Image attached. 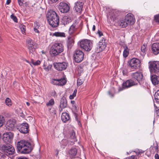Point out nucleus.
<instances>
[{
    "instance_id": "nucleus-39",
    "label": "nucleus",
    "mask_w": 159,
    "mask_h": 159,
    "mask_svg": "<svg viewBox=\"0 0 159 159\" xmlns=\"http://www.w3.org/2000/svg\"><path fill=\"white\" fill-rule=\"evenodd\" d=\"M4 123V119L3 116H0V127H1Z\"/></svg>"
},
{
    "instance_id": "nucleus-2",
    "label": "nucleus",
    "mask_w": 159,
    "mask_h": 159,
    "mask_svg": "<svg viewBox=\"0 0 159 159\" xmlns=\"http://www.w3.org/2000/svg\"><path fill=\"white\" fill-rule=\"evenodd\" d=\"M47 17L48 23L52 27H56L58 26L59 17L55 11H48Z\"/></svg>"
},
{
    "instance_id": "nucleus-37",
    "label": "nucleus",
    "mask_w": 159,
    "mask_h": 159,
    "mask_svg": "<svg viewBox=\"0 0 159 159\" xmlns=\"http://www.w3.org/2000/svg\"><path fill=\"white\" fill-rule=\"evenodd\" d=\"M19 27L21 30L22 33H25V26L24 25L20 24L19 25Z\"/></svg>"
},
{
    "instance_id": "nucleus-23",
    "label": "nucleus",
    "mask_w": 159,
    "mask_h": 159,
    "mask_svg": "<svg viewBox=\"0 0 159 159\" xmlns=\"http://www.w3.org/2000/svg\"><path fill=\"white\" fill-rule=\"evenodd\" d=\"M77 149L75 147H72L68 151V154L70 157H75L77 155Z\"/></svg>"
},
{
    "instance_id": "nucleus-29",
    "label": "nucleus",
    "mask_w": 159,
    "mask_h": 159,
    "mask_svg": "<svg viewBox=\"0 0 159 159\" xmlns=\"http://www.w3.org/2000/svg\"><path fill=\"white\" fill-rule=\"evenodd\" d=\"M123 48L124 49L123 53V56L124 57L126 58L127 57L129 54V50L128 48L127 45H126L123 46Z\"/></svg>"
},
{
    "instance_id": "nucleus-9",
    "label": "nucleus",
    "mask_w": 159,
    "mask_h": 159,
    "mask_svg": "<svg viewBox=\"0 0 159 159\" xmlns=\"http://www.w3.org/2000/svg\"><path fill=\"white\" fill-rule=\"evenodd\" d=\"M137 84L135 80L134 81L132 79L128 80L123 83L122 87L119 88L118 92H120L125 89H127L132 86L136 85Z\"/></svg>"
},
{
    "instance_id": "nucleus-15",
    "label": "nucleus",
    "mask_w": 159,
    "mask_h": 159,
    "mask_svg": "<svg viewBox=\"0 0 159 159\" xmlns=\"http://www.w3.org/2000/svg\"><path fill=\"white\" fill-rule=\"evenodd\" d=\"M53 65L55 68L58 70H64L67 67V64L64 62L54 63Z\"/></svg>"
},
{
    "instance_id": "nucleus-47",
    "label": "nucleus",
    "mask_w": 159,
    "mask_h": 159,
    "mask_svg": "<svg viewBox=\"0 0 159 159\" xmlns=\"http://www.w3.org/2000/svg\"><path fill=\"white\" fill-rule=\"evenodd\" d=\"M19 5L21 6L23 4V0H17Z\"/></svg>"
},
{
    "instance_id": "nucleus-50",
    "label": "nucleus",
    "mask_w": 159,
    "mask_h": 159,
    "mask_svg": "<svg viewBox=\"0 0 159 159\" xmlns=\"http://www.w3.org/2000/svg\"><path fill=\"white\" fill-rule=\"evenodd\" d=\"M56 93L55 91L51 92V95L52 96L55 97L56 96Z\"/></svg>"
},
{
    "instance_id": "nucleus-44",
    "label": "nucleus",
    "mask_w": 159,
    "mask_h": 159,
    "mask_svg": "<svg viewBox=\"0 0 159 159\" xmlns=\"http://www.w3.org/2000/svg\"><path fill=\"white\" fill-rule=\"evenodd\" d=\"M6 157V156L5 154L0 153V159H5Z\"/></svg>"
},
{
    "instance_id": "nucleus-24",
    "label": "nucleus",
    "mask_w": 159,
    "mask_h": 159,
    "mask_svg": "<svg viewBox=\"0 0 159 159\" xmlns=\"http://www.w3.org/2000/svg\"><path fill=\"white\" fill-rule=\"evenodd\" d=\"M15 123L11 120H8L6 125V127L7 129L8 130H13L15 127Z\"/></svg>"
},
{
    "instance_id": "nucleus-4",
    "label": "nucleus",
    "mask_w": 159,
    "mask_h": 159,
    "mask_svg": "<svg viewBox=\"0 0 159 159\" xmlns=\"http://www.w3.org/2000/svg\"><path fill=\"white\" fill-rule=\"evenodd\" d=\"M63 50V46L61 43H56L52 46L50 52L51 55L54 57L59 55Z\"/></svg>"
},
{
    "instance_id": "nucleus-41",
    "label": "nucleus",
    "mask_w": 159,
    "mask_h": 159,
    "mask_svg": "<svg viewBox=\"0 0 159 159\" xmlns=\"http://www.w3.org/2000/svg\"><path fill=\"white\" fill-rule=\"evenodd\" d=\"M32 63L34 66L38 65H40L41 63L39 60H37L36 61H34L33 60H31Z\"/></svg>"
},
{
    "instance_id": "nucleus-5",
    "label": "nucleus",
    "mask_w": 159,
    "mask_h": 159,
    "mask_svg": "<svg viewBox=\"0 0 159 159\" xmlns=\"http://www.w3.org/2000/svg\"><path fill=\"white\" fill-rule=\"evenodd\" d=\"M1 148L2 151L7 156L13 155L15 153L14 148L10 144H3Z\"/></svg>"
},
{
    "instance_id": "nucleus-11",
    "label": "nucleus",
    "mask_w": 159,
    "mask_h": 159,
    "mask_svg": "<svg viewBox=\"0 0 159 159\" xmlns=\"http://www.w3.org/2000/svg\"><path fill=\"white\" fill-rule=\"evenodd\" d=\"M13 136L14 134L11 132H6L3 134L2 139L5 142L9 144L12 142Z\"/></svg>"
},
{
    "instance_id": "nucleus-62",
    "label": "nucleus",
    "mask_w": 159,
    "mask_h": 159,
    "mask_svg": "<svg viewBox=\"0 0 159 159\" xmlns=\"http://www.w3.org/2000/svg\"><path fill=\"white\" fill-rule=\"evenodd\" d=\"M11 2V0H7L6 4L7 5L9 4Z\"/></svg>"
},
{
    "instance_id": "nucleus-61",
    "label": "nucleus",
    "mask_w": 159,
    "mask_h": 159,
    "mask_svg": "<svg viewBox=\"0 0 159 159\" xmlns=\"http://www.w3.org/2000/svg\"><path fill=\"white\" fill-rule=\"evenodd\" d=\"M139 150L138 154H140L141 153H143L144 152V151H143L142 150Z\"/></svg>"
},
{
    "instance_id": "nucleus-58",
    "label": "nucleus",
    "mask_w": 159,
    "mask_h": 159,
    "mask_svg": "<svg viewBox=\"0 0 159 159\" xmlns=\"http://www.w3.org/2000/svg\"><path fill=\"white\" fill-rule=\"evenodd\" d=\"M18 159H28L25 157H20L18 158Z\"/></svg>"
},
{
    "instance_id": "nucleus-35",
    "label": "nucleus",
    "mask_w": 159,
    "mask_h": 159,
    "mask_svg": "<svg viewBox=\"0 0 159 159\" xmlns=\"http://www.w3.org/2000/svg\"><path fill=\"white\" fill-rule=\"evenodd\" d=\"M54 104V101L53 99H51L48 102L46 103V106H51L53 105Z\"/></svg>"
},
{
    "instance_id": "nucleus-12",
    "label": "nucleus",
    "mask_w": 159,
    "mask_h": 159,
    "mask_svg": "<svg viewBox=\"0 0 159 159\" xmlns=\"http://www.w3.org/2000/svg\"><path fill=\"white\" fill-rule=\"evenodd\" d=\"M51 83L54 85L63 86L66 84V80L64 77L57 79L53 78L51 80Z\"/></svg>"
},
{
    "instance_id": "nucleus-38",
    "label": "nucleus",
    "mask_w": 159,
    "mask_h": 159,
    "mask_svg": "<svg viewBox=\"0 0 159 159\" xmlns=\"http://www.w3.org/2000/svg\"><path fill=\"white\" fill-rule=\"evenodd\" d=\"M84 82V80L80 78H79L77 80V85L78 86H79L81 85Z\"/></svg>"
},
{
    "instance_id": "nucleus-1",
    "label": "nucleus",
    "mask_w": 159,
    "mask_h": 159,
    "mask_svg": "<svg viewBox=\"0 0 159 159\" xmlns=\"http://www.w3.org/2000/svg\"><path fill=\"white\" fill-rule=\"evenodd\" d=\"M120 12L116 10H113L107 15V20L111 23H114L115 25L121 26L123 28L127 27L128 24L125 19L119 20Z\"/></svg>"
},
{
    "instance_id": "nucleus-51",
    "label": "nucleus",
    "mask_w": 159,
    "mask_h": 159,
    "mask_svg": "<svg viewBox=\"0 0 159 159\" xmlns=\"http://www.w3.org/2000/svg\"><path fill=\"white\" fill-rule=\"evenodd\" d=\"M39 24L37 22L35 23L34 24V28H39Z\"/></svg>"
},
{
    "instance_id": "nucleus-22",
    "label": "nucleus",
    "mask_w": 159,
    "mask_h": 159,
    "mask_svg": "<svg viewBox=\"0 0 159 159\" xmlns=\"http://www.w3.org/2000/svg\"><path fill=\"white\" fill-rule=\"evenodd\" d=\"M152 49L153 53L155 55L159 53V43H153L152 46Z\"/></svg>"
},
{
    "instance_id": "nucleus-18",
    "label": "nucleus",
    "mask_w": 159,
    "mask_h": 159,
    "mask_svg": "<svg viewBox=\"0 0 159 159\" xmlns=\"http://www.w3.org/2000/svg\"><path fill=\"white\" fill-rule=\"evenodd\" d=\"M125 19L128 25H132L134 23L135 19L133 17V15L131 13H129L127 14Z\"/></svg>"
},
{
    "instance_id": "nucleus-7",
    "label": "nucleus",
    "mask_w": 159,
    "mask_h": 159,
    "mask_svg": "<svg viewBox=\"0 0 159 159\" xmlns=\"http://www.w3.org/2000/svg\"><path fill=\"white\" fill-rule=\"evenodd\" d=\"M149 68L151 73H159V61H150L149 62Z\"/></svg>"
},
{
    "instance_id": "nucleus-64",
    "label": "nucleus",
    "mask_w": 159,
    "mask_h": 159,
    "mask_svg": "<svg viewBox=\"0 0 159 159\" xmlns=\"http://www.w3.org/2000/svg\"><path fill=\"white\" fill-rule=\"evenodd\" d=\"M155 148V149H156V151H157V152H158V145H157L156 146Z\"/></svg>"
},
{
    "instance_id": "nucleus-55",
    "label": "nucleus",
    "mask_w": 159,
    "mask_h": 159,
    "mask_svg": "<svg viewBox=\"0 0 159 159\" xmlns=\"http://www.w3.org/2000/svg\"><path fill=\"white\" fill-rule=\"evenodd\" d=\"M108 94L111 97H112L114 96V94L111 93V92L110 91H108Z\"/></svg>"
},
{
    "instance_id": "nucleus-25",
    "label": "nucleus",
    "mask_w": 159,
    "mask_h": 159,
    "mask_svg": "<svg viewBox=\"0 0 159 159\" xmlns=\"http://www.w3.org/2000/svg\"><path fill=\"white\" fill-rule=\"evenodd\" d=\"M71 21L70 17L68 16H65L63 17L61 21L62 24L64 25H67Z\"/></svg>"
},
{
    "instance_id": "nucleus-27",
    "label": "nucleus",
    "mask_w": 159,
    "mask_h": 159,
    "mask_svg": "<svg viewBox=\"0 0 159 159\" xmlns=\"http://www.w3.org/2000/svg\"><path fill=\"white\" fill-rule=\"evenodd\" d=\"M151 80L153 84L155 85L159 84V77L156 75H152L151 77Z\"/></svg>"
},
{
    "instance_id": "nucleus-54",
    "label": "nucleus",
    "mask_w": 159,
    "mask_h": 159,
    "mask_svg": "<svg viewBox=\"0 0 159 159\" xmlns=\"http://www.w3.org/2000/svg\"><path fill=\"white\" fill-rule=\"evenodd\" d=\"M74 116L75 117L76 120L79 122L78 123H80V122L79 121L78 119L77 118V114L76 113H74Z\"/></svg>"
},
{
    "instance_id": "nucleus-42",
    "label": "nucleus",
    "mask_w": 159,
    "mask_h": 159,
    "mask_svg": "<svg viewBox=\"0 0 159 159\" xmlns=\"http://www.w3.org/2000/svg\"><path fill=\"white\" fill-rule=\"evenodd\" d=\"M11 18L15 22H17V19L16 17L14 15V14H12L11 15Z\"/></svg>"
},
{
    "instance_id": "nucleus-14",
    "label": "nucleus",
    "mask_w": 159,
    "mask_h": 159,
    "mask_svg": "<svg viewBox=\"0 0 159 159\" xmlns=\"http://www.w3.org/2000/svg\"><path fill=\"white\" fill-rule=\"evenodd\" d=\"M58 9L61 12L65 13L68 12L70 9L69 6L67 3L64 2H61L59 4Z\"/></svg>"
},
{
    "instance_id": "nucleus-52",
    "label": "nucleus",
    "mask_w": 159,
    "mask_h": 159,
    "mask_svg": "<svg viewBox=\"0 0 159 159\" xmlns=\"http://www.w3.org/2000/svg\"><path fill=\"white\" fill-rule=\"evenodd\" d=\"M62 143H64V144H63V145L64 146H65L67 144V141L66 139H63L61 141Z\"/></svg>"
},
{
    "instance_id": "nucleus-10",
    "label": "nucleus",
    "mask_w": 159,
    "mask_h": 159,
    "mask_svg": "<svg viewBox=\"0 0 159 159\" xmlns=\"http://www.w3.org/2000/svg\"><path fill=\"white\" fill-rule=\"evenodd\" d=\"M84 53L81 50L77 49L75 52L74 55L75 60L77 63L81 62L84 58Z\"/></svg>"
},
{
    "instance_id": "nucleus-49",
    "label": "nucleus",
    "mask_w": 159,
    "mask_h": 159,
    "mask_svg": "<svg viewBox=\"0 0 159 159\" xmlns=\"http://www.w3.org/2000/svg\"><path fill=\"white\" fill-rule=\"evenodd\" d=\"M75 31L73 30H72V29L70 28V29H69V33L70 35H72L73 34V33H74V32Z\"/></svg>"
},
{
    "instance_id": "nucleus-63",
    "label": "nucleus",
    "mask_w": 159,
    "mask_h": 159,
    "mask_svg": "<svg viewBox=\"0 0 159 159\" xmlns=\"http://www.w3.org/2000/svg\"><path fill=\"white\" fill-rule=\"evenodd\" d=\"M138 152H139V150H137L136 151H134V152H135L136 153V156H139V154H138Z\"/></svg>"
},
{
    "instance_id": "nucleus-16",
    "label": "nucleus",
    "mask_w": 159,
    "mask_h": 159,
    "mask_svg": "<svg viewBox=\"0 0 159 159\" xmlns=\"http://www.w3.org/2000/svg\"><path fill=\"white\" fill-rule=\"evenodd\" d=\"M28 125L26 123H23L18 128V129L23 134H27L29 132Z\"/></svg>"
},
{
    "instance_id": "nucleus-40",
    "label": "nucleus",
    "mask_w": 159,
    "mask_h": 159,
    "mask_svg": "<svg viewBox=\"0 0 159 159\" xmlns=\"http://www.w3.org/2000/svg\"><path fill=\"white\" fill-rule=\"evenodd\" d=\"M43 66L44 69L46 71H49L51 69L52 66L51 65H49L48 66L45 67V65L44 64Z\"/></svg>"
},
{
    "instance_id": "nucleus-59",
    "label": "nucleus",
    "mask_w": 159,
    "mask_h": 159,
    "mask_svg": "<svg viewBox=\"0 0 159 159\" xmlns=\"http://www.w3.org/2000/svg\"><path fill=\"white\" fill-rule=\"evenodd\" d=\"M38 28H34V31L35 32H37L38 33H39V30H38Z\"/></svg>"
},
{
    "instance_id": "nucleus-57",
    "label": "nucleus",
    "mask_w": 159,
    "mask_h": 159,
    "mask_svg": "<svg viewBox=\"0 0 159 159\" xmlns=\"http://www.w3.org/2000/svg\"><path fill=\"white\" fill-rule=\"evenodd\" d=\"M155 159H159V156L158 154L156 153L155 156Z\"/></svg>"
},
{
    "instance_id": "nucleus-8",
    "label": "nucleus",
    "mask_w": 159,
    "mask_h": 159,
    "mask_svg": "<svg viewBox=\"0 0 159 159\" xmlns=\"http://www.w3.org/2000/svg\"><path fill=\"white\" fill-rule=\"evenodd\" d=\"M129 67L134 69H137L141 66V61L138 58H133L128 62Z\"/></svg>"
},
{
    "instance_id": "nucleus-6",
    "label": "nucleus",
    "mask_w": 159,
    "mask_h": 159,
    "mask_svg": "<svg viewBox=\"0 0 159 159\" xmlns=\"http://www.w3.org/2000/svg\"><path fill=\"white\" fill-rule=\"evenodd\" d=\"M92 44V41L88 39L82 40L78 43L81 48L87 51L91 50L93 46Z\"/></svg>"
},
{
    "instance_id": "nucleus-17",
    "label": "nucleus",
    "mask_w": 159,
    "mask_h": 159,
    "mask_svg": "<svg viewBox=\"0 0 159 159\" xmlns=\"http://www.w3.org/2000/svg\"><path fill=\"white\" fill-rule=\"evenodd\" d=\"M67 100L64 97L61 98L60 100V104L59 106V110L60 112H61L63 109L67 107Z\"/></svg>"
},
{
    "instance_id": "nucleus-30",
    "label": "nucleus",
    "mask_w": 159,
    "mask_h": 159,
    "mask_svg": "<svg viewBox=\"0 0 159 159\" xmlns=\"http://www.w3.org/2000/svg\"><path fill=\"white\" fill-rule=\"evenodd\" d=\"M74 41L72 38L69 37L67 41V45L68 48H71L72 45L74 43Z\"/></svg>"
},
{
    "instance_id": "nucleus-26",
    "label": "nucleus",
    "mask_w": 159,
    "mask_h": 159,
    "mask_svg": "<svg viewBox=\"0 0 159 159\" xmlns=\"http://www.w3.org/2000/svg\"><path fill=\"white\" fill-rule=\"evenodd\" d=\"M70 119V116L68 113L66 112H64L62 114L61 120L64 122H66Z\"/></svg>"
},
{
    "instance_id": "nucleus-43",
    "label": "nucleus",
    "mask_w": 159,
    "mask_h": 159,
    "mask_svg": "<svg viewBox=\"0 0 159 159\" xmlns=\"http://www.w3.org/2000/svg\"><path fill=\"white\" fill-rule=\"evenodd\" d=\"M154 19L156 22L159 23V14L154 16Z\"/></svg>"
},
{
    "instance_id": "nucleus-13",
    "label": "nucleus",
    "mask_w": 159,
    "mask_h": 159,
    "mask_svg": "<svg viewBox=\"0 0 159 159\" xmlns=\"http://www.w3.org/2000/svg\"><path fill=\"white\" fill-rule=\"evenodd\" d=\"M27 46L29 50L30 54L32 53L34 51L36 44L30 39H28L26 40Z\"/></svg>"
},
{
    "instance_id": "nucleus-19",
    "label": "nucleus",
    "mask_w": 159,
    "mask_h": 159,
    "mask_svg": "<svg viewBox=\"0 0 159 159\" xmlns=\"http://www.w3.org/2000/svg\"><path fill=\"white\" fill-rule=\"evenodd\" d=\"M132 77L136 79L139 82L142 81L143 78V74L140 72H136L132 73Z\"/></svg>"
},
{
    "instance_id": "nucleus-46",
    "label": "nucleus",
    "mask_w": 159,
    "mask_h": 159,
    "mask_svg": "<svg viewBox=\"0 0 159 159\" xmlns=\"http://www.w3.org/2000/svg\"><path fill=\"white\" fill-rule=\"evenodd\" d=\"M146 48V47L145 45L143 44V46H142L141 48L142 52H145Z\"/></svg>"
},
{
    "instance_id": "nucleus-33",
    "label": "nucleus",
    "mask_w": 159,
    "mask_h": 159,
    "mask_svg": "<svg viewBox=\"0 0 159 159\" xmlns=\"http://www.w3.org/2000/svg\"><path fill=\"white\" fill-rule=\"evenodd\" d=\"M5 103L7 106H10L11 105V101L10 99L7 98L5 100Z\"/></svg>"
},
{
    "instance_id": "nucleus-56",
    "label": "nucleus",
    "mask_w": 159,
    "mask_h": 159,
    "mask_svg": "<svg viewBox=\"0 0 159 159\" xmlns=\"http://www.w3.org/2000/svg\"><path fill=\"white\" fill-rule=\"evenodd\" d=\"M72 107V108L73 109V110L75 111L77 110V107L76 105H75V104L73 105Z\"/></svg>"
},
{
    "instance_id": "nucleus-60",
    "label": "nucleus",
    "mask_w": 159,
    "mask_h": 159,
    "mask_svg": "<svg viewBox=\"0 0 159 159\" xmlns=\"http://www.w3.org/2000/svg\"><path fill=\"white\" fill-rule=\"evenodd\" d=\"M156 113L157 116L159 115V109L156 108Z\"/></svg>"
},
{
    "instance_id": "nucleus-45",
    "label": "nucleus",
    "mask_w": 159,
    "mask_h": 159,
    "mask_svg": "<svg viewBox=\"0 0 159 159\" xmlns=\"http://www.w3.org/2000/svg\"><path fill=\"white\" fill-rule=\"evenodd\" d=\"M78 71L79 74H81L83 72V70L81 66L78 67Z\"/></svg>"
},
{
    "instance_id": "nucleus-34",
    "label": "nucleus",
    "mask_w": 159,
    "mask_h": 159,
    "mask_svg": "<svg viewBox=\"0 0 159 159\" xmlns=\"http://www.w3.org/2000/svg\"><path fill=\"white\" fill-rule=\"evenodd\" d=\"M77 23L76 22L74 23L70 27V28L75 31L77 29Z\"/></svg>"
},
{
    "instance_id": "nucleus-20",
    "label": "nucleus",
    "mask_w": 159,
    "mask_h": 159,
    "mask_svg": "<svg viewBox=\"0 0 159 159\" xmlns=\"http://www.w3.org/2000/svg\"><path fill=\"white\" fill-rule=\"evenodd\" d=\"M106 47V45L105 43L100 42L97 45L96 49V51L97 53H99L103 51Z\"/></svg>"
},
{
    "instance_id": "nucleus-3",
    "label": "nucleus",
    "mask_w": 159,
    "mask_h": 159,
    "mask_svg": "<svg viewBox=\"0 0 159 159\" xmlns=\"http://www.w3.org/2000/svg\"><path fill=\"white\" fill-rule=\"evenodd\" d=\"M17 149L18 151L23 154L29 153L32 150L30 143L23 140H21L17 143Z\"/></svg>"
},
{
    "instance_id": "nucleus-28",
    "label": "nucleus",
    "mask_w": 159,
    "mask_h": 159,
    "mask_svg": "<svg viewBox=\"0 0 159 159\" xmlns=\"http://www.w3.org/2000/svg\"><path fill=\"white\" fill-rule=\"evenodd\" d=\"M70 139L71 140H72L71 141H70L71 142V143H70L71 144H73L74 142L76 141L75 133L73 130L70 133Z\"/></svg>"
},
{
    "instance_id": "nucleus-53",
    "label": "nucleus",
    "mask_w": 159,
    "mask_h": 159,
    "mask_svg": "<svg viewBox=\"0 0 159 159\" xmlns=\"http://www.w3.org/2000/svg\"><path fill=\"white\" fill-rule=\"evenodd\" d=\"M97 33L98 34L99 37H101L103 35L102 32L99 30H98Z\"/></svg>"
},
{
    "instance_id": "nucleus-48",
    "label": "nucleus",
    "mask_w": 159,
    "mask_h": 159,
    "mask_svg": "<svg viewBox=\"0 0 159 159\" xmlns=\"http://www.w3.org/2000/svg\"><path fill=\"white\" fill-rule=\"evenodd\" d=\"M128 159H137V156L135 155H132L128 157Z\"/></svg>"
},
{
    "instance_id": "nucleus-31",
    "label": "nucleus",
    "mask_w": 159,
    "mask_h": 159,
    "mask_svg": "<svg viewBox=\"0 0 159 159\" xmlns=\"http://www.w3.org/2000/svg\"><path fill=\"white\" fill-rule=\"evenodd\" d=\"M52 36H55L57 37H65V34L63 32H57L53 33Z\"/></svg>"
},
{
    "instance_id": "nucleus-32",
    "label": "nucleus",
    "mask_w": 159,
    "mask_h": 159,
    "mask_svg": "<svg viewBox=\"0 0 159 159\" xmlns=\"http://www.w3.org/2000/svg\"><path fill=\"white\" fill-rule=\"evenodd\" d=\"M155 101L157 102H159V90L155 93L154 94Z\"/></svg>"
},
{
    "instance_id": "nucleus-21",
    "label": "nucleus",
    "mask_w": 159,
    "mask_h": 159,
    "mask_svg": "<svg viewBox=\"0 0 159 159\" xmlns=\"http://www.w3.org/2000/svg\"><path fill=\"white\" fill-rule=\"evenodd\" d=\"M84 4V3L80 2L75 3V8L76 12H80L81 11Z\"/></svg>"
},
{
    "instance_id": "nucleus-36",
    "label": "nucleus",
    "mask_w": 159,
    "mask_h": 159,
    "mask_svg": "<svg viewBox=\"0 0 159 159\" xmlns=\"http://www.w3.org/2000/svg\"><path fill=\"white\" fill-rule=\"evenodd\" d=\"M77 92V90L76 89H75L73 92V93L72 95L70 96L69 98L70 99H73L76 95V94Z\"/></svg>"
}]
</instances>
